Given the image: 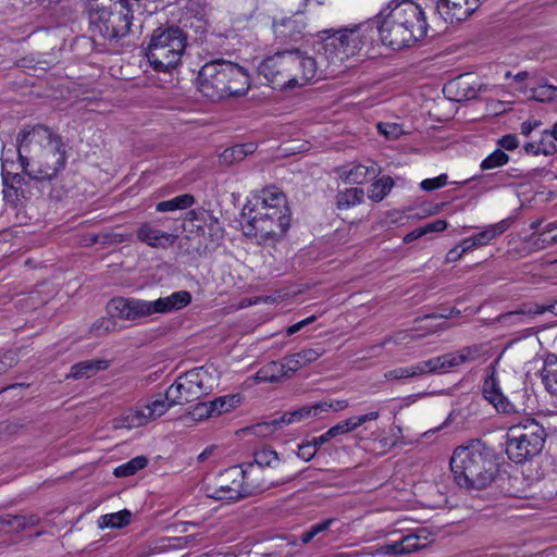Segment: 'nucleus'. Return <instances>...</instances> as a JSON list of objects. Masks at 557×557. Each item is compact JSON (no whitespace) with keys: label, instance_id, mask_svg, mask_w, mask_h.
Wrapping results in <instances>:
<instances>
[{"label":"nucleus","instance_id":"nucleus-56","mask_svg":"<svg viewBox=\"0 0 557 557\" xmlns=\"http://www.w3.org/2000/svg\"><path fill=\"white\" fill-rule=\"evenodd\" d=\"M498 145L505 150H515L519 146L517 135L507 134L498 140Z\"/></svg>","mask_w":557,"mask_h":557},{"label":"nucleus","instance_id":"nucleus-25","mask_svg":"<svg viewBox=\"0 0 557 557\" xmlns=\"http://www.w3.org/2000/svg\"><path fill=\"white\" fill-rule=\"evenodd\" d=\"M435 370L433 367L432 358L418 362L409 367H399L387 371L384 376L386 380H401L417 377L425 374H434Z\"/></svg>","mask_w":557,"mask_h":557},{"label":"nucleus","instance_id":"nucleus-31","mask_svg":"<svg viewBox=\"0 0 557 557\" xmlns=\"http://www.w3.org/2000/svg\"><path fill=\"white\" fill-rule=\"evenodd\" d=\"M534 308H539V304H523L518 310L510 311L498 317V322L503 325H513V324H523L524 318H534L535 315H540V313H528V309L530 311H534Z\"/></svg>","mask_w":557,"mask_h":557},{"label":"nucleus","instance_id":"nucleus-59","mask_svg":"<svg viewBox=\"0 0 557 557\" xmlns=\"http://www.w3.org/2000/svg\"><path fill=\"white\" fill-rule=\"evenodd\" d=\"M315 320H317V315H314V314L310 315V317H308V318H306V319H304V320H301V321H299V322L288 326L287 330H286V334L289 335V336L294 335L297 332H299L300 330H302L305 326L313 323Z\"/></svg>","mask_w":557,"mask_h":557},{"label":"nucleus","instance_id":"nucleus-21","mask_svg":"<svg viewBox=\"0 0 557 557\" xmlns=\"http://www.w3.org/2000/svg\"><path fill=\"white\" fill-rule=\"evenodd\" d=\"M239 467L243 474L240 481L243 498L268 491L272 486V483L265 480L260 467L251 462L243 463Z\"/></svg>","mask_w":557,"mask_h":557},{"label":"nucleus","instance_id":"nucleus-57","mask_svg":"<svg viewBox=\"0 0 557 557\" xmlns=\"http://www.w3.org/2000/svg\"><path fill=\"white\" fill-rule=\"evenodd\" d=\"M319 405H325L324 408H321V413L326 412L329 410L341 411L348 407L347 400H331V401H320Z\"/></svg>","mask_w":557,"mask_h":557},{"label":"nucleus","instance_id":"nucleus-22","mask_svg":"<svg viewBox=\"0 0 557 557\" xmlns=\"http://www.w3.org/2000/svg\"><path fill=\"white\" fill-rule=\"evenodd\" d=\"M466 3H457L453 0H437L436 10L443 20L454 24L467 20L480 5V0H468Z\"/></svg>","mask_w":557,"mask_h":557},{"label":"nucleus","instance_id":"nucleus-44","mask_svg":"<svg viewBox=\"0 0 557 557\" xmlns=\"http://www.w3.org/2000/svg\"><path fill=\"white\" fill-rule=\"evenodd\" d=\"M529 98L539 102H550L557 98V86L544 84L531 88Z\"/></svg>","mask_w":557,"mask_h":557},{"label":"nucleus","instance_id":"nucleus-18","mask_svg":"<svg viewBox=\"0 0 557 557\" xmlns=\"http://www.w3.org/2000/svg\"><path fill=\"white\" fill-rule=\"evenodd\" d=\"M485 354L482 344L465 346L457 351L447 352L432 358L435 373L447 372L449 369L457 368L465 363L474 362L481 359Z\"/></svg>","mask_w":557,"mask_h":557},{"label":"nucleus","instance_id":"nucleus-50","mask_svg":"<svg viewBox=\"0 0 557 557\" xmlns=\"http://www.w3.org/2000/svg\"><path fill=\"white\" fill-rule=\"evenodd\" d=\"M380 134L385 136L386 139H397L401 134L403 129L398 124L395 123H377L376 125Z\"/></svg>","mask_w":557,"mask_h":557},{"label":"nucleus","instance_id":"nucleus-39","mask_svg":"<svg viewBox=\"0 0 557 557\" xmlns=\"http://www.w3.org/2000/svg\"><path fill=\"white\" fill-rule=\"evenodd\" d=\"M363 196H364V191L362 188H359V187L347 188L346 190L338 193V195L336 197L337 208L343 210V209H348L350 207H354L362 201Z\"/></svg>","mask_w":557,"mask_h":557},{"label":"nucleus","instance_id":"nucleus-26","mask_svg":"<svg viewBox=\"0 0 557 557\" xmlns=\"http://www.w3.org/2000/svg\"><path fill=\"white\" fill-rule=\"evenodd\" d=\"M379 416H380L379 411H371L366 414L350 417L348 419H345V420L338 422L334 426L330 428V430H331L333 437L335 438L339 435H344V434L355 431L357 428L364 424L366 422L376 420L379 418Z\"/></svg>","mask_w":557,"mask_h":557},{"label":"nucleus","instance_id":"nucleus-2","mask_svg":"<svg viewBox=\"0 0 557 557\" xmlns=\"http://www.w3.org/2000/svg\"><path fill=\"white\" fill-rule=\"evenodd\" d=\"M323 61L315 60L300 50H284L265 58L258 66L259 75L276 89L301 87L321 78Z\"/></svg>","mask_w":557,"mask_h":557},{"label":"nucleus","instance_id":"nucleus-13","mask_svg":"<svg viewBox=\"0 0 557 557\" xmlns=\"http://www.w3.org/2000/svg\"><path fill=\"white\" fill-rule=\"evenodd\" d=\"M242 468L233 466L222 471L214 484L206 486V494L216 500H237L243 498Z\"/></svg>","mask_w":557,"mask_h":557},{"label":"nucleus","instance_id":"nucleus-15","mask_svg":"<svg viewBox=\"0 0 557 557\" xmlns=\"http://www.w3.org/2000/svg\"><path fill=\"white\" fill-rule=\"evenodd\" d=\"M175 406L165 394H157L147 404L129 411L125 417L127 428H138L163 416L171 407Z\"/></svg>","mask_w":557,"mask_h":557},{"label":"nucleus","instance_id":"nucleus-24","mask_svg":"<svg viewBox=\"0 0 557 557\" xmlns=\"http://www.w3.org/2000/svg\"><path fill=\"white\" fill-rule=\"evenodd\" d=\"M274 32L277 37L283 40H292L297 41L302 30L305 29V23L302 20V15L297 13L290 17H285L280 22L274 23Z\"/></svg>","mask_w":557,"mask_h":557},{"label":"nucleus","instance_id":"nucleus-37","mask_svg":"<svg viewBox=\"0 0 557 557\" xmlns=\"http://www.w3.org/2000/svg\"><path fill=\"white\" fill-rule=\"evenodd\" d=\"M508 228L507 221L503 220L496 224L488 225L482 232L473 235V239L478 247L485 246L491 243L494 238L505 233Z\"/></svg>","mask_w":557,"mask_h":557},{"label":"nucleus","instance_id":"nucleus-16","mask_svg":"<svg viewBox=\"0 0 557 557\" xmlns=\"http://www.w3.org/2000/svg\"><path fill=\"white\" fill-rule=\"evenodd\" d=\"M429 543V532L420 529L416 533L403 536L399 541L377 545L374 548L373 556H401L419 550Z\"/></svg>","mask_w":557,"mask_h":557},{"label":"nucleus","instance_id":"nucleus-3","mask_svg":"<svg viewBox=\"0 0 557 557\" xmlns=\"http://www.w3.org/2000/svg\"><path fill=\"white\" fill-rule=\"evenodd\" d=\"M497 461L494 449L481 440L457 447L450 458L456 483L466 490H483L495 479Z\"/></svg>","mask_w":557,"mask_h":557},{"label":"nucleus","instance_id":"nucleus-64","mask_svg":"<svg viewBox=\"0 0 557 557\" xmlns=\"http://www.w3.org/2000/svg\"><path fill=\"white\" fill-rule=\"evenodd\" d=\"M528 313H540L543 314L545 312H550L555 315H557V300L547 305H539V308H534V311H530L528 309Z\"/></svg>","mask_w":557,"mask_h":557},{"label":"nucleus","instance_id":"nucleus-62","mask_svg":"<svg viewBox=\"0 0 557 557\" xmlns=\"http://www.w3.org/2000/svg\"><path fill=\"white\" fill-rule=\"evenodd\" d=\"M209 406V401L208 403H202V404H198L195 408H194V412L193 414L195 417H198V419H205V418H211L213 417L212 416V412L211 409L208 407Z\"/></svg>","mask_w":557,"mask_h":557},{"label":"nucleus","instance_id":"nucleus-46","mask_svg":"<svg viewBox=\"0 0 557 557\" xmlns=\"http://www.w3.org/2000/svg\"><path fill=\"white\" fill-rule=\"evenodd\" d=\"M11 530L14 532L23 531L27 528L35 527L39 523L40 518L37 515H28V516H11Z\"/></svg>","mask_w":557,"mask_h":557},{"label":"nucleus","instance_id":"nucleus-51","mask_svg":"<svg viewBox=\"0 0 557 557\" xmlns=\"http://www.w3.org/2000/svg\"><path fill=\"white\" fill-rule=\"evenodd\" d=\"M281 362L282 366H284L283 370L286 379L290 377L295 372L302 368L299 358H297V354L285 356Z\"/></svg>","mask_w":557,"mask_h":557},{"label":"nucleus","instance_id":"nucleus-52","mask_svg":"<svg viewBox=\"0 0 557 557\" xmlns=\"http://www.w3.org/2000/svg\"><path fill=\"white\" fill-rule=\"evenodd\" d=\"M448 183L447 174H441L434 178H425L421 182L420 187L425 191H433L446 186Z\"/></svg>","mask_w":557,"mask_h":557},{"label":"nucleus","instance_id":"nucleus-58","mask_svg":"<svg viewBox=\"0 0 557 557\" xmlns=\"http://www.w3.org/2000/svg\"><path fill=\"white\" fill-rule=\"evenodd\" d=\"M112 327L113 322L110 319L101 318L92 324L91 332H95L97 335H100V330H103V333H108L112 330Z\"/></svg>","mask_w":557,"mask_h":557},{"label":"nucleus","instance_id":"nucleus-49","mask_svg":"<svg viewBox=\"0 0 557 557\" xmlns=\"http://www.w3.org/2000/svg\"><path fill=\"white\" fill-rule=\"evenodd\" d=\"M297 354V358L300 360V364L304 367L317 361L323 354L324 349L321 347L305 348Z\"/></svg>","mask_w":557,"mask_h":557},{"label":"nucleus","instance_id":"nucleus-41","mask_svg":"<svg viewBox=\"0 0 557 557\" xmlns=\"http://www.w3.org/2000/svg\"><path fill=\"white\" fill-rule=\"evenodd\" d=\"M372 436H374V438L368 444L367 448L372 450L380 449L377 451L379 454H383L395 446L398 438L396 434H389L386 432H379L377 434L372 433Z\"/></svg>","mask_w":557,"mask_h":557},{"label":"nucleus","instance_id":"nucleus-54","mask_svg":"<svg viewBox=\"0 0 557 557\" xmlns=\"http://www.w3.org/2000/svg\"><path fill=\"white\" fill-rule=\"evenodd\" d=\"M556 230H557V221L546 224L544 226L543 231L537 234L535 242L537 244L541 243V248H546V247L550 246V245H547V242L549 240V238H547V234H549Z\"/></svg>","mask_w":557,"mask_h":557},{"label":"nucleus","instance_id":"nucleus-36","mask_svg":"<svg viewBox=\"0 0 557 557\" xmlns=\"http://www.w3.org/2000/svg\"><path fill=\"white\" fill-rule=\"evenodd\" d=\"M445 88L448 90L453 88L457 89V101H461L462 99H473L478 96V91L482 89L481 87L476 89L471 85L468 82L467 75H461L457 79L449 82Z\"/></svg>","mask_w":557,"mask_h":557},{"label":"nucleus","instance_id":"nucleus-60","mask_svg":"<svg viewBox=\"0 0 557 557\" xmlns=\"http://www.w3.org/2000/svg\"><path fill=\"white\" fill-rule=\"evenodd\" d=\"M447 227V222L445 220H435L433 222L426 223L423 225V230H425V234L434 233V232H443Z\"/></svg>","mask_w":557,"mask_h":557},{"label":"nucleus","instance_id":"nucleus-7","mask_svg":"<svg viewBox=\"0 0 557 557\" xmlns=\"http://www.w3.org/2000/svg\"><path fill=\"white\" fill-rule=\"evenodd\" d=\"M374 33L373 23L368 21L335 30L323 39L314 59L323 61L324 73L331 65L338 66L355 55L362 46L373 40Z\"/></svg>","mask_w":557,"mask_h":557},{"label":"nucleus","instance_id":"nucleus-9","mask_svg":"<svg viewBox=\"0 0 557 557\" xmlns=\"http://www.w3.org/2000/svg\"><path fill=\"white\" fill-rule=\"evenodd\" d=\"M506 437L508 458L516 463H521L542 451L547 433L535 419L529 418L510 426Z\"/></svg>","mask_w":557,"mask_h":557},{"label":"nucleus","instance_id":"nucleus-5","mask_svg":"<svg viewBox=\"0 0 557 557\" xmlns=\"http://www.w3.org/2000/svg\"><path fill=\"white\" fill-rule=\"evenodd\" d=\"M85 11L94 36L115 40L131 33L134 16L127 0H87Z\"/></svg>","mask_w":557,"mask_h":557},{"label":"nucleus","instance_id":"nucleus-4","mask_svg":"<svg viewBox=\"0 0 557 557\" xmlns=\"http://www.w3.org/2000/svg\"><path fill=\"white\" fill-rule=\"evenodd\" d=\"M199 91L212 101L245 95L250 86L249 74L237 63L216 59L203 64L198 72Z\"/></svg>","mask_w":557,"mask_h":557},{"label":"nucleus","instance_id":"nucleus-63","mask_svg":"<svg viewBox=\"0 0 557 557\" xmlns=\"http://www.w3.org/2000/svg\"><path fill=\"white\" fill-rule=\"evenodd\" d=\"M334 522L333 519H326L322 522H319V523H315V524H312L309 530L310 532L312 533V535L315 537L318 534L322 533V532H325L326 530H329V528L332 525V523Z\"/></svg>","mask_w":557,"mask_h":557},{"label":"nucleus","instance_id":"nucleus-20","mask_svg":"<svg viewBox=\"0 0 557 557\" xmlns=\"http://www.w3.org/2000/svg\"><path fill=\"white\" fill-rule=\"evenodd\" d=\"M483 396L494 406L497 412L504 414L517 413V407L503 394L499 381L496 377V371L493 369L492 373L485 379L483 383Z\"/></svg>","mask_w":557,"mask_h":557},{"label":"nucleus","instance_id":"nucleus-48","mask_svg":"<svg viewBox=\"0 0 557 557\" xmlns=\"http://www.w3.org/2000/svg\"><path fill=\"white\" fill-rule=\"evenodd\" d=\"M280 421V418L272 419L270 421H264L261 423H257L252 426V431L255 434L259 436H269L275 431L283 429L284 425L276 424Z\"/></svg>","mask_w":557,"mask_h":557},{"label":"nucleus","instance_id":"nucleus-47","mask_svg":"<svg viewBox=\"0 0 557 557\" xmlns=\"http://www.w3.org/2000/svg\"><path fill=\"white\" fill-rule=\"evenodd\" d=\"M2 166H1V177H2V184L3 186H10L17 189H21L22 186L25 184V178L20 173H12L7 170V163L8 160L1 159Z\"/></svg>","mask_w":557,"mask_h":557},{"label":"nucleus","instance_id":"nucleus-45","mask_svg":"<svg viewBox=\"0 0 557 557\" xmlns=\"http://www.w3.org/2000/svg\"><path fill=\"white\" fill-rule=\"evenodd\" d=\"M509 162V156L502 149H496L491 154H488L482 162V170H492L502 165H505Z\"/></svg>","mask_w":557,"mask_h":557},{"label":"nucleus","instance_id":"nucleus-61","mask_svg":"<svg viewBox=\"0 0 557 557\" xmlns=\"http://www.w3.org/2000/svg\"><path fill=\"white\" fill-rule=\"evenodd\" d=\"M18 191H20V189H17V188L10 187V186H3L4 200L12 205H16L18 201Z\"/></svg>","mask_w":557,"mask_h":557},{"label":"nucleus","instance_id":"nucleus-12","mask_svg":"<svg viewBox=\"0 0 557 557\" xmlns=\"http://www.w3.org/2000/svg\"><path fill=\"white\" fill-rule=\"evenodd\" d=\"M207 371L197 368L180 375L166 389V397L175 405H183L197 399L206 393Z\"/></svg>","mask_w":557,"mask_h":557},{"label":"nucleus","instance_id":"nucleus-10","mask_svg":"<svg viewBox=\"0 0 557 557\" xmlns=\"http://www.w3.org/2000/svg\"><path fill=\"white\" fill-rule=\"evenodd\" d=\"M251 201L242 211V227L246 236L262 240H278L289 228V220L281 215V221L273 220L265 211L251 210Z\"/></svg>","mask_w":557,"mask_h":557},{"label":"nucleus","instance_id":"nucleus-14","mask_svg":"<svg viewBox=\"0 0 557 557\" xmlns=\"http://www.w3.org/2000/svg\"><path fill=\"white\" fill-rule=\"evenodd\" d=\"M404 27L416 42L423 39L428 32V22L424 10L411 0H401L392 5Z\"/></svg>","mask_w":557,"mask_h":557},{"label":"nucleus","instance_id":"nucleus-28","mask_svg":"<svg viewBox=\"0 0 557 557\" xmlns=\"http://www.w3.org/2000/svg\"><path fill=\"white\" fill-rule=\"evenodd\" d=\"M107 368L108 361L106 360H85L73 364L71 367L70 373L67 374V377H72L74 380H79L84 377L88 379Z\"/></svg>","mask_w":557,"mask_h":557},{"label":"nucleus","instance_id":"nucleus-19","mask_svg":"<svg viewBox=\"0 0 557 557\" xmlns=\"http://www.w3.org/2000/svg\"><path fill=\"white\" fill-rule=\"evenodd\" d=\"M251 210L265 211L273 220L280 222L281 215L290 221V210L287 206L286 196L275 187L263 189L260 195L251 201Z\"/></svg>","mask_w":557,"mask_h":557},{"label":"nucleus","instance_id":"nucleus-11","mask_svg":"<svg viewBox=\"0 0 557 557\" xmlns=\"http://www.w3.org/2000/svg\"><path fill=\"white\" fill-rule=\"evenodd\" d=\"M371 22L373 23V29L376 28L382 44L393 50H399L414 42L408 29L404 27V24L392 9V4L388 5L387 10H382L376 18Z\"/></svg>","mask_w":557,"mask_h":557},{"label":"nucleus","instance_id":"nucleus-33","mask_svg":"<svg viewBox=\"0 0 557 557\" xmlns=\"http://www.w3.org/2000/svg\"><path fill=\"white\" fill-rule=\"evenodd\" d=\"M240 403V396L238 394H228L209 401V408L211 409L213 417L221 416L236 408Z\"/></svg>","mask_w":557,"mask_h":557},{"label":"nucleus","instance_id":"nucleus-27","mask_svg":"<svg viewBox=\"0 0 557 557\" xmlns=\"http://www.w3.org/2000/svg\"><path fill=\"white\" fill-rule=\"evenodd\" d=\"M324 407L325 405H319V403H315L313 405L304 406L296 410L285 412L280 417V421L276 422V424L286 426L295 422L319 417L321 414V408Z\"/></svg>","mask_w":557,"mask_h":557},{"label":"nucleus","instance_id":"nucleus-55","mask_svg":"<svg viewBox=\"0 0 557 557\" xmlns=\"http://www.w3.org/2000/svg\"><path fill=\"white\" fill-rule=\"evenodd\" d=\"M315 454H317V449L314 448V445H311L309 442L299 445L298 451H297V456L305 461L311 460Z\"/></svg>","mask_w":557,"mask_h":557},{"label":"nucleus","instance_id":"nucleus-42","mask_svg":"<svg viewBox=\"0 0 557 557\" xmlns=\"http://www.w3.org/2000/svg\"><path fill=\"white\" fill-rule=\"evenodd\" d=\"M253 145H235L231 148H227L223 151L221 158L225 163L239 162L245 159V157L249 153L253 152Z\"/></svg>","mask_w":557,"mask_h":557},{"label":"nucleus","instance_id":"nucleus-6","mask_svg":"<svg viewBox=\"0 0 557 557\" xmlns=\"http://www.w3.org/2000/svg\"><path fill=\"white\" fill-rule=\"evenodd\" d=\"M190 302L191 294L187 290H178L156 300L115 297L108 302L107 309L113 318L138 323L152 314H166L184 309Z\"/></svg>","mask_w":557,"mask_h":557},{"label":"nucleus","instance_id":"nucleus-8","mask_svg":"<svg viewBox=\"0 0 557 557\" xmlns=\"http://www.w3.org/2000/svg\"><path fill=\"white\" fill-rule=\"evenodd\" d=\"M187 46L185 33L177 26H160L150 35L146 57L156 72L170 73L181 63Z\"/></svg>","mask_w":557,"mask_h":557},{"label":"nucleus","instance_id":"nucleus-32","mask_svg":"<svg viewBox=\"0 0 557 557\" xmlns=\"http://www.w3.org/2000/svg\"><path fill=\"white\" fill-rule=\"evenodd\" d=\"M132 518V512L127 509L120 510L113 513H107L99 518L98 527L100 529L111 528V529H122L129 524Z\"/></svg>","mask_w":557,"mask_h":557},{"label":"nucleus","instance_id":"nucleus-30","mask_svg":"<svg viewBox=\"0 0 557 557\" xmlns=\"http://www.w3.org/2000/svg\"><path fill=\"white\" fill-rule=\"evenodd\" d=\"M541 374L546 391L557 396V356L546 358Z\"/></svg>","mask_w":557,"mask_h":557},{"label":"nucleus","instance_id":"nucleus-43","mask_svg":"<svg viewBox=\"0 0 557 557\" xmlns=\"http://www.w3.org/2000/svg\"><path fill=\"white\" fill-rule=\"evenodd\" d=\"M148 463V460L144 456H137L129 461L116 467L114 469V475L117 478H124L135 474L138 470L144 469Z\"/></svg>","mask_w":557,"mask_h":557},{"label":"nucleus","instance_id":"nucleus-35","mask_svg":"<svg viewBox=\"0 0 557 557\" xmlns=\"http://www.w3.org/2000/svg\"><path fill=\"white\" fill-rule=\"evenodd\" d=\"M377 169L374 164L366 166L363 164H355L344 172V177L347 183L362 184L367 181L368 176H375Z\"/></svg>","mask_w":557,"mask_h":557},{"label":"nucleus","instance_id":"nucleus-17","mask_svg":"<svg viewBox=\"0 0 557 557\" xmlns=\"http://www.w3.org/2000/svg\"><path fill=\"white\" fill-rule=\"evenodd\" d=\"M485 354L482 344L465 346L457 351L447 352L432 358L435 373L447 372L449 369L457 368L465 363L474 362L481 359Z\"/></svg>","mask_w":557,"mask_h":557},{"label":"nucleus","instance_id":"nucleus-38","mask_svg":"<svg viewBox=\"0 0 557 557\" xmlns=\"http://www.w3.org/2000/svg\"><path fill=\"white\" fill-rule=\"evenodd\" d=\"M280 461V456L274 449L269 446H263L255 451L252 463L263 469L265 467L276 468Z\"/></svg>","mask_w":557,"mask_h":557},{"label":"nucleus","instance_id":"nucleus-34","mask_svg":"<svg viewBox=\"0 0 557 557\" xmlns=\"http://www.w3.org/2000/svg\"><path fill=\"white\" fill-rule=\"evenodd\" d=\"M195 202V198L190 194H183L172 199L160 201L156 206L158 212H171L175 210H185L191 207Z\"/></svg>","mask_w":557,"mask_h":557},{"label":"nucleus","instance_id":"nucleus-1","mask_svg":"<svg viewBox=\"0 0 557 557\" xmlns=\"http://www.w3.org/2000/svg\"><path fill=\"white\" fill-rule=\"evenodd\" d=\"M16 150L22 171L30 180H52L66 164L61 136L41 124L26 125L18 132Z\"/></svg>","mask_w":557,"mask_h":557},{"label":"nucleus","instance_id":"nucleus-53","mask_svg":"<svg viewBox=\"0 0 557 557\" xmlns=\"http://www.w3.org/2000/svg\"><path fill=\"white\" fill-rule=\"evenodd\" d=\"M552 135L549 131H545L543 133L542 138L539 140V145L541 146V153L544 156H552L556 152V145L552 140Z\"/></svg>","mask_w":557,"mask_h":557},{"label":"nucleus","instance_id":"nucleus-23","mask_svg":"<svg viewBox=\"0 0 557 557\" xmlns=\"http://www.w3.org/2000/svg\"><path fill=\"white\" fill-rule=\"evenodd\" d=\"M136 237L139 242L145 243L149 247L158 249H168L173 246L176 240L174 234L159 230L151 222L140 223L136 231Z\"/></svg>","mask_w":557,"mask_h":557},{"label":"nucleus","instance_id":"nucleus-29","mask_svg":"<svg viewBox=\"0 0 557 557\" xmlns=\"http://www.w3.org/2000/svg\"><path fill=\"white\" fill-rule=\"evenodd\" d=\"M281 360L264 364L256 373V380L264 383H275L286 379Z\"/></svg>","mask_w":557,"mask_h":557},{"label":"nucleus","instance_id":"nucleus-40","mask_svg":"<svg viewBox=\"0 0 557 557\" xmlns=\"http://www.w3.org/2000/svg\"><path fill=\"white\" fill-rule=\"evenodd\" d=\"M393 186V178L391 176H383L370 186L368 196L373 201H381L388 195Z\"/></svg>","mask_w":557,"mask_h":557}]
</instances>
